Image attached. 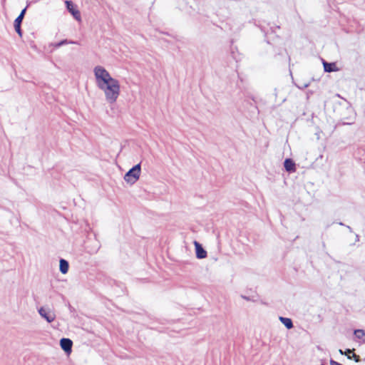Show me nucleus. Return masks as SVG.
Segmentation results:
<instances>
[{
    "label": "nucleus",
    "instance_id": "1",
    "mask_svg": "<svg viewBox=\"0 0 365 365\" xmlns=\"http://www.w3.org/2000/svg\"><path fill=\"white\" fill-rule=\"evenodd\" d=\"M93 73L96 86L104 93L106 101L110 104L114 103L120 93L119 81L113 78L109 72L101 66H96L93 68Z\"/></svg>",
    "mask_w": 365,
    "mask_h": 365
},
{
    "label": "nucleus",
    "instance_id": "2",
    "mask_svg": "<svg viewBox=\"0 0 365 365\" xmlns=\"http://www.w3.org/2000/svg\"><path fill=\"white\" fill-rule=\"evenodd\" d=\"M140 164L138 163L130 169L124 175V180L130 185L134 184L140 177Z\"/></svg>",
    "mask_w": 365,
    "mask_h": 365
},
{
    "label": "nucleus",
    "instance_id": "3",
    "mask_svg": "<svg viewBox=\"0 0 365 365\" xmlns=\"http://www.w3.org/2000/svg\"><path fill=\"white\" fill-rule=\"evenodd\" d=\"M38 312L39 315L48 323L53 322L56 319V314L54 311L48 307H40L38 309Z\"/></svg>",
    "mask_w": 365,
    "mask_h": 365
},
{
    "label": "nucleus",
    "instance_id": "4",
    "mask_svg": "<svg viewBox=\"0 0 365 365\" xmlns=\"http://www.w3.org/2000/svg\"><path fill=\"white\" fill-rule=\"evenodd\" d=\"M26 8L24 9L21 11V13L19 15V16L14 21V28H15V30H16V33L20 36H22L21 29V24L22 20H23V19L24 17V15L26 14Z\"/></svg>",
    "mask_w": 365,
    "mask_h": 365
},
{
    "label": "nucleus",
    "instance_id": "5",
    "mask_svg": "<svg viewBox=\"0 0 365 365\" xmlns=\"http://www.w3.org/2000/svg\"><path fill=\"white\" fill-rule=\"evenodd\" d=\"M66 8L68 11L73 15L75 19L80 21L81 20V14L78 9L75 8L74 4L71 1H66Z\"/></svg>",
    "mask_w": 365,
    "mask_h": 365
},
{
    "label": "nucleus",
    "instance_id": "6",
    "mask_svg": "<svg viewBox=\"0 0 365 365\" xmlns=\"http://www.w3.org/2000/svg\"><path fill=\"white\" fill-rule=\"evenodd\" d=\"M61 349L66 353H70L72 349L73 341L68 338H63L60 340Z\"/></svg>",
    "mask_w": 365,
    "mask_h": 365
},
{
    "label": "nucleus",
    "instance_id": "7",
    "mask_svg": "<svg viewBox=\"0 0 365 365\" xmlns=\"http://www.w3.org/2000/svg\"><path fill=\"white\" fill-rule=\"evenodd\" d=\"M196 251V257L198 259H204L207 257V252L204 250L202 245L197 241L194 242Z\"/></svg>",
    "mask_w": 365,
    "mask_h": 365
},
{
    "label": "nucleus",
    "instance_id": "8",
    "mask_svg": "<svg viewBox=\"0 0 365 365\" xmlns=\"http://www.w3.org/2000/svg\"><path fill=\"white\" fill-rule=\"evenodd\" d=\"M284 167L289 173H294L296 170L295 163L291 158L285 159L284 162Z\"/></svg>",
    "mask_w": 365,
    "mask_h": 365
},
{
    "label": "nucleus",
    "instance_id": "9",
    "mask_svg": "<svg viewBox=\"0 0 365 365\" xmlns=\"http://www.w3.org/2000/svg\"><path fill=\"white\" fill-rule=\"evenodd\" d=\"M59 262H60L59 267H60L61 272L62 274H66L68 272V268H69L68 262L64 259H61Z\"/></svg>",
    "mask_w": 365,
    "mask_h": 365
},
{
    "label": "nucleus",
    "instance_id": "10",
    "mask_svg": "<svg viewBox=\"0 0 365 365\" xmlns=\"http://www.w3.org/2000/svg\"><path fill=\"white\" fill-rule=\"evenodd\" d=\"M279 321L287 328L290 329L293 327V323L291 319L279 317Z\"/></svg>",
    "mask_w": 365,
    "mask_h": 365
},
{
    "label": "nucleus",
    "instance_id": "11",
    "mask_svg": "<svg viewBox=\"0 0 365 365\" xmlns=\"http://www.w3.org/2000/svg\"><path fill=\"white\" fill-rule=\"evenodd\" d=\"M324 68L326 72H332L335 71V64L331 63L323 62Z\"/></svg>",
    "mask_w": 365,
    "mask_h": 365
},
{
    "label": "nucleus",
    "instance_id": "12",
    "mask_svg": "<svg viewBox=\"0 0 365 365\" xmlns=\"http://www.w3.org/2000/svg\"><path fill=\"white\" fill-rule=\"evenodd\" d=\"M68 43H76L75 41H68L66 39H64V40H62L58 43H51V46H54L55 48H59L63 45H66V44H68Z\"/></svg>",
    "mask_w": 365,
    "mask_h": 365
},
{
    "label": "nucleus",
    "instance_id": "13",
    "mask_svg": "<svg viewBox=\"0 0 365 365\" xmlns=\"http://www.w3.org/2000/svg\"><path fill=\"white\" fill-rule=\"evenodd\" d=\"M354 335L359 339H363V341L365 342V331L363 329H356L354 331Z\"/></svg>",
    "mask_w": 365,
    "mask_h": 365
},
{
    "label": "nucleus",
    "instance_id": "14",
    "mask_svg": "<svg viewBox=\"0 0 365 365\" xmlns=\"http://www.w3.org/2000/svg\"><path fill=\"white\" fill-rule=\"evenodd\" d=\"M348 359H353L356 362H359L360 361V356L355 354H353L351 356L350 355H348Z\"/></svg>",
    "mask_w": 365,
    "mask_h": 365
},
{
    "label": "nucleus",
    "instance_id": "15",
    "mask_svg": "<svg viewBox=\"0 0 365 365\" xmlns=\"http://www.w3.org/2000/svg\"><path fill=\"white\" fill-rule=\"evenodd\" d=\"M330 365H341V364H340V363H339L337 361H335L333 359H331L330 360Z\"/></svg>",
    "mask_w": 365,
    "mask_h": 365
},
{
    "label": "nucleus",
    "instance_id": "16",
    "mask_svg": "<svg viewBox=\"0 0 365 365\" xmlns=\"http://www.w3.org/2000/svg\"><path fill=\"white\" fill-rule=\"evenodd\" d=\"M354 351V349L351 350L349 349H347L345 352H344V354H346L347 356L348 355H350L351 353H352Z\"/></svg>",
    "mask_w": 365,
    "mask_h": 365
},
{
    "label": "nucleus",
    "instance_id": "17",
    "mask_svg": "<svg viewBox=\"0 0 365 365\" xmlns=\"http://www.w3.org/2000/svg\"><path fill=\"white\" fill-rule=\"evenodd\" d=\"M274 96H275V98H277L278 97V92L277 91V88L274 89Z\"/></svg>",
    "mask_w": 365,
    "mask_h": 365
},
{
    "label": "nucleus",
    "instance_id": "18",
    "mask_svg": "<svg viewBox=\"0 0 365 365\" xmlns=\"http://www.w3.org/2000/svg\"><path fill=\"white\" fill-rule=\"evenodd\" d=\"M308 86V84H304L302 86H299V88H307Z\"/></svg>",
    "mask_w": 365,
    "mask_h": 365
},
{
    "label": "nucleus",
    "instance_id": "19",
    "mask_svg": "<svg viewBox=\"0 0 365 365\" xmlns=\"http://www.w3.org/2000/svg\"><path fill=\"white\" fill-rule=\"evenodd\" d=\"M339 352L341 354H344V352L341 349H339Z\"/></svg>",
    "mask_w": 365,
    "mask_h": 365
},
{
    "label": "nucleus",
    "instance_id": "20",
    "mask_svg": "<svg viewBox=\"0 0 365 365\" xmlns=\"http://www.w3.org/2000/svg\"><path fill=\"white\" fill-rule=\"evenodd\" d=\"M285 101H286V98H283L282 99L281 103H284Z\"/></svg>",
    "mask_w": 365,
    "mask_h": 365
},
{
    "label": "nucleus",
    "instance_id": "21",
    "mask_svg": "<svg viewBox=\"0 0 365 365\" xmlns=\"http://www.w3.org/2000/svg\"><path fill=\"white\" fill-rule=\"evenodd\" d=\"M347 228H348L350 231H351V228L350 227V226H347Z\"/></svg>",
    "mask_w": 365,
    "mask_h": 365
},
{
    "label": "nucleus",
    "instance_id": "22",
    "mask_svg": "<svg viewBox=\"0 0 365 365\" xmlns=\"http://www.w3.org/2000/svg\"><path fill=\"white\" fill-rule=\"evenodd\" d=\"M342 365V364H341Z\"/></svg>",
    "mask_w": 365,
    "mask_h": 365
}]
</instances>
